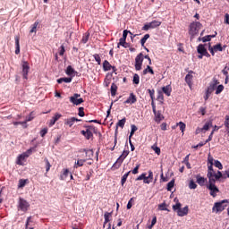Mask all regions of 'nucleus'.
<instances>
[{
	"label": "nucleus",
	"mask_w": 229,
	"mask_h": 229,
	"mask_svg": "<svg viewBox=\"0 0 229 229\" xmlns=\"http://www.w3.org/2000/svg\"><path fill=\"white\" fill-rule=\"evenodd\" d=\"M213 165H209L208 166V180H220L221 178H223V173H221V171H217V173H216V171H214Z\"/></svg>",
	"instance_id": "nucleus-1"
},
{
	"label": "nucleus",
	"mask_w": 229,
	"mask_h": 229,
	"mask_svg": "<svg viewBox=\"0 0 229 229\" xmlns=\"http://www.w3.org/2000/svg\"><path fill=\"white\" fill-rule=\"evenodd\" d=\"M203 28V25L199 21H193L190 25L189 35H191V40L199 33V29Z\"/></svg>",
	"instance_id": "nucleus-2"
},
{
	"label": "nucleus",
	"mask_w": 229,
	"mask_h": 229,
	"mask_svg": "<svg viewBox=\"0 0 229 229\" xmlns=\"http://www.w3.org/2000/svg\"><path fill=\"white\" fill-rule=\"evenodd\" d=\"M217 180L219 179H210L207 184V189L210 191L209 194L212 196V198H216L217 193H219V188L216 186V182H217Z\"/></svg>",
	"instance_id": "nucleus-3"
},
{
	"label": "nucleus",
	"mask_w": 229,
	"mask_h": 229,
	"mask_svg": "<svg viewBox=\"0 0 229 229\" xmlns=\"http://www.w3.org/2000/svg\"><path fill=\"white\" fill-rule=\"evenodd\" d=\"M224 203H228V199H224L222 201L216 202L212 208L213 212H216V214L223 212V210L226 208V205H223Z\"/></svg>",
	"instance_id": "nucleus-4"
},
{
	"label": "nucleus",
	"mask_w": 229,
	"mask_h": 229,
	"mask_svg": "<svg viewBox=\"0 0 229 229\" xmlns=\"http://www.w3.org/2000/svg\"><path fill=\"white\" fill-rule=\"evenodd\" d=\"M130 155V150H123L122 155L117 158L116 162L114 164L113 167H115V169H119L120 165H122L123 162H124V159L126 157Z\"/></svg>",
	"instance_id": "nucleus-5"
},
{
	"label": "nucleus",
	"mask_w": 229,
	"mask_h": 229,
	"mask_svg": "<svg viewBox=\"0 0 229 229\" xmlns=\"http://www.w3.org/2000/svg\"><path fill=\"white\" fill-rule=\"evenodd\" d=\"M18 208L21 210V212H28L30 208V203L26 201V199L20 198L18 202Z\"/></svg>",
	"instance_id": "nucleus-6"
},
{
	"label": "nucleus",
	"mask_w": 229,
	"mask_h": 229,
	"mask_svg": "<svg viewBox=\"0 0 229 229\" xmlns=\"http://www.w3.org/2000/svg\"><path fill=\"white\" fill-rule=\"evenodd\" d=\"M31 153H33V148H30L26 152L20 155L17 158L16 164L18 165H22V161L26 160V158H28V157H30V155H31Z\"/></svg>",
	"instance_id": "nucleus-7"
},
{
	"label": "nucleus",
	"mask_w": 229,
	"mask_h": 229,
	"mask_svg": "<svg viewBox=\"0 0 229 229\" xmlns=\"http://www.w3.org/2000/svg\"><path fill=\"white\" fill-rule=\"evenodd\" d=\"M144 62V55L140 53L135 58V69L136 71H140L142 69V63Z\"/></svg>",
	"instance_id": "nucleus-8"
},
{
	"label": "nucleus",
	"mask_w": 229,
	"mask_h": 229,
	"mask_svg": "<svg viewBox=\"0 0 229 229\" xmlns=\"http://www.w3.org/2000/svg\"><path fill=\"white\" fill-rule=\"evenodd\" d=\"M81 98V95L75 93L73 94V96L70 97V102L72 103V105H76V106H78V105H81V103H83V98Z\"/></svg>",
	"instance_id": "nucleus-9"
},
{
	"label": "nucleus",
	"mask_w": 229,
	"mask_h": 229,
	"mask_svg": "<svg viewBox=\"0 0 229 229\" xmlns=\"http://www.w3.org/2000/svg\"><path fill=\"white\" fill-rule=\"evenodd\" d=\"M30 72V64L24 61L22 63V75L24 80H28V73Z\"/></svg>",
	"instance_id": "nucleus-10"
},
{
	"label": "nucleus",
	"mask_w": 229,
	"mask_h": 229,
	"mask_svg": "<svg viewBox=\"0 0 229 229\" xmlns=\"http://www.w3.org/2000/svg\"><path fill=\"white\" fill-rule=\"evenodd\" d=\"M197 51L199 53V55H204L205 56H207V58H210V54H208V52L207 51V48H205V45H199Z\"/></svg>",
	"instance_id": "nucleus-11"
},
{
	"label": "nucleus",
	"mask_w": 229,
	"mask_h": 229,
	"mask_svg": "<svg viewBox=\"0 0 229 229\" xmlns=\"http://www.w3.org/2000/svg\"><path fill=\"white\" fill-rule=\"evenodd\" d=\"M123 103L124 105H134V103H137V96H135L133 93H131L129 98Z\"/></svg>",
	"instance_id": "nucleus-12"
},
{
	"label": "nucleus",
	"mask_w": 229,
	"mask_h": 229,
	"mask_svg": "<svg viewBox=\"0 0 229 229\" xmlns=\"http://www.w3.org/2000/svg\"><path fill=\"white\" fill-rule=\"evenodd\" d=\"M78 121L80 120L76 117L67 118L64 120V124L65 126H69V128H72L75 123H78Z\"/></svg>",
	"instance_id": "nucleus-13"
},
{
	"label": "nucleus",
	"mask_w": 229,
	"mask_h": 229,
	"mask_svg": "<svg viewBox=\"0 0 229 229\" xmlns=\"http://www.w3.org/2000/svg\"><path fill=\"white\" fill-rule=\"evenodd\" d=\"M187 214H189V206H186L182 208H181L177 211V216H179V217H183V216H187Z\"/></svg>",
	"instance_id": "nucleus-14"
},
{
	"label": "nucleus",
	"mask_w": 229,
	"mask_h": 229,
	"mask_svg": "<svg viewBox=\"0 0 229 229\" xmlns=\"http://www.w3.org/2000/svg\"><path fill=\"white\" fill-rule=\"evenodd\" d=\"M153 114L155 115L156 123H160L161 121H164V115L160 111L156 110L155 112H153Z\"/></svg>",
	"instance_id": "nucleus-15"
},
{
	"label": "nucleus",
	"mask_w": 229,
	"mask_h": 229,
	"mask_svg": "<svg viewBox=\"0 0 229 229\" xmlns=\"http://www.w3.org/2000/svg\"><path fill=\"white\" fill-rule=\"evenodd\" d=\"M62 117L61 114L56 113L55 116L50 120L49 126H55L56 121H58Z\"/></svg>",
	"instance_id": "nucleus-16"
},
{
	"label": "nucleus",
	"mask_w": 229,
	"mask_h": 229,
	"mask_svg": "<svg viewBox=\"0 0 229 229\" xmlns=\"http://www.w3.org/2000/svg\"><path fill=\"white\" fill-rule=\"evenodd\" d=\"M194 72L191 71L189 73L185 76V81L191 87L192 85V74Z\"/></svg>",
	"instance_id": "nucleus-17"
},
{
	"label": "nucleus",
	"mask_w": 229,
	"mask_h": 229,
	"mask_svg": "<svg viewBox=\"0 0 229 229\" xmlns=\"http://www.w3.org/2000/svg\"><path fill=\"white\" fill-rule=\"evenodd\" d=\"M20 37L19 36H15L14 37V40H15V55H19L21 53V45L19 44V40H20Z\"/></svg>",
	"instance_id": "nucleus-18"
},
{
	"label": "nucleus",
	"mask_w": 229,
	"mask_h": 229,
	"mask_svg": "<svg viewBox=\"0 0 229 229\" xmlns=\"http://www.w3.org/2000/svg\"><path fill=\"white\" fill-rule=\"evenodd\" d=\"M197 183L200 185V187L205 186V183H207V178L202 177L200 175H197Z\"/></svg>",
	"instance_id": "nucleus-19"
},
{
	"label": "nucleus",
	"mask_w": 229,
	"mask_h": 229,
	"mask_svg": "<svg viewBox=\"0 0 229 229\" xmlns=\"http://www.w3.org/2000/svg\"><path fill=\"white\" fill-rule=\"evenodd\" d=\"M81 133L82 135H84V137H85L88 140H90V139H92V137H93V135H94V134H92V131H91L90 130H89V129H87L86 131H81Z\"/></svg>",
	"instance_id": "nucleus-20"
},
{
	"label": "nucleus",
	"mask_w": 229,
	"mask_h": 229,
	"mask_svg": "<svg viewBox=\"0 0 229 229\" xmlns=\"http://www.w3.org/2000/svg\"><path fill=\"white\" fill-rule=\"evenodd\" d=\"M217 35V32H215V35H208L201 38H199V40H202L203 42H210L212 40V38H216V36Z\"/></svg>",
	"instance_id": "nucleus-21"
},
{
	"label": "nucleus",
	"mask_w": 229,
	"mask_h": 229,
	"mask_svg": "<svg viewBox=\"0 0 229 229\" xmlns=\"http://www.w3.org/2000/svg\"><path fill=\"white\" fill-rule=\"evenodd\" d=\"M217 85H219V81H217V80L214 79L213 82L209 85V87L208 88V90L214 92V90L216 89V88L217 87Z\"/></svg>",
	"instance_id": "nucleus-22"
},
{
	"label": "nucleus",
	"mask_w": 229,
	"mask_h": 229,
	"mask_svg": "<svg viewBox=\"0 0 229 229\" xmlns=\"http://www.w3.org/2000/svg\"><path fill=\"white\" fill-rule=\"evenodd\" d=\"M112 217V213H108V212H106L104 214V218H105V221H104V228L105 226H106V224L107 223H110V218Z\"/></svg>",
	"instance_id": "nucleus-23"
},
{
	"label": "nucleus",
	"mask_w": 229,
	"mask_h": 229,
	"mask_svg": "<svg viewBox=\"0 0 229 229\" xmlns=\"http://www.w3.org/2000/svg\"><path fill=\"white\" fill-rule=\"evenodd\" d=\"M86 153L87 160H92V157H94V150L93 149H84L83 150Z\"/></svg>",
	"instance_id": "nucleus-24"
},
{
	"label": "nucleus",
	"mask_w": 229,
	"mask_h": 229,
	"mask_svg": "<svg viewBox=\"0 0 229 229\" xmlns=\"http://www.w3.org/2000/svg\"><path fill=\"white\" fill-rule=\"evenodd\" d=\"M174 201H175L176 204L173 206V210H174V212H178V210L182 208V203H180L176 198L174 199Z\"/></svg>",
	"instance_id": "nucleus-25"
},
{
	"label": "nucleus",
	"mask_w": 229,
	"mask_h": 229,
	"mask_svg": "<svg viewBox=\"0 0 229 229\" xmlns=\"http://www.w3.org/2000/svg\"><path fill=\"white\" fill-rule=\"evenodd\" d=\"M71 81H72V78L71 77H64L57 80V83H71Z\"/></svg>",
	"instance_id": "nucleus-26"
},
{
	"label": "nucleus",
	"mask_w": 229,
	"mask_h": 229,
	"mask_svg": "<svg viewBox=\"0 0 229 229\" xmlns=\"http://www.w3.org/2000/svg\"><path fill=\"white\" fill-rule=\"evenodd\" d=\"M85 162H87V159H78L74 165L75 169H78V167H83Z\"/></svg>",
	"instance_id": "nucleus-27"
},
{
	"label": "nucleus",
	"mask_w": 229,
	"mask_h": 229,
	"mask_svg": "<svg viewBox=\"0 0 229 229\" xmlns=\"http://www.w3.org/2000/svg\"><path fill=\"white\" fill-rule=\"evenodd\" d=\"M103 69L104 71H112V64L106 60L103 63Z\"/></svg>",
	"instance_id": "nucleus-28"
},
{
	"label": "nucleus",
	"mask_w": 229,
	"mask_h": 229,
	"mask_svg": "<svg viewBox=\"0 0 229 229\" xmlns=\"http://www.w3.org/2000/svg\"><path fill=\"white\" fill-rule=\"evenodd\" d=\"M148 23H149L151 30H154V28H158V26H160V24H162L161 21H158L157 20L152 21L151 22H148Z\"/></svg>",
	"instance_id": "nucleus-29"
},
{
	"label": "nucleus",
	"mask_w": 229,
	"mask_h": 229,
	"mask_svg": "<svg viewBox=\"0 0 229 229\" xmlns=\"http://www.w3.org/2000/svg\"><path fill=\"white\" fill-rule=\"evenodd\" d=\"M171 86L167 85L162 88V91L165 96H171Z\"/></svg>",
	"instance_id": "nucleus-30"
},
{
	"label": "nucleus",
	"mask_w": 229,
	"mask_h": 229,
	"mask_svg": "<svg viewBox=\"0 0 229 229\" xmlns=\"http://www.w3.org/2000/svg\"><path fill=\"white\" fill-rule=\"evenodd\" d=\"M124 124H126V118H123L122 120H120L117 123H116V130L115 131H117V129L120 128H124Z\"/></svg>",
	"instance_id": "nucleus-31"
},
{
	"label": "nucleus",
	"mask_w": 229,
	"mask_h": 229,
	"mask_svg": "<svg viewBox=\"0 0 229 229\" xmlns=\"http://www.w3.org/2000/svg\"><path fill=\"white\" fill-rule=\"evenodd\" d=\"M210 128H212V120H209L208 122H207L202 127L203 131H208Z\"/></svg>",
	"instance_id": "nucleus-32"
},
{
	"label": "nucleus",
	"mask_w": 229,
	"mask_h": 229,
	"mask_svg": "<svg viewBox=\"0 0 229 229\" xmlns=\"http://www.w3.org/2000/svg\"><path fill=\"white\" fill-rule=\"evenodd\" d=\"M38 21H35L34 24L31 25L30 33H37V29L38 28Z\"/></svg>",
	"instance_id": "nucleus-33"
},
{
	"label": "nucleus",
	"mask_w": 229,
	"mask_h": 229,
	"mask_svg": "<svg viewBox=\"0 0 229 229\" xmlns=\"http://www.w3.org/2000/svg\"><path fill=\"white\" fill-rule=\"evenodd\" d=\"M130 173H131V171H129L125 174L123 175L122 180H121V184L123 186L124 185V183H126V180H128V176H130Z\"/></svg>",
	"instance_id": "nucleus-34"
},
{
	"label": "nucleus",
	"mask_w": 229,
	"mask_h": 229,
	"mask_svg": "<svg viewBox=\"0 0 229 229\" xmlns=\"http://www.w3.org/2000/svg\"><path fill=\"white\" fill-rule=\"evenodd\" d=\"M66 74L68 76H72L74 74V68H72V66L69 65L67 68H66Z\"/></svg>",
	"instance_id": "nucleus-35"
},
{
	"label": "nucleus",
	"mask_w": 229,
	"mask_h": 229,
	"mask_svg": "<svg viewBox=\"0 0 229 229\" xmlns=\"http://www.w3.org/2000/svg\"><path fill=\"white\" fill-rule=\"evenodd\" d=\"M149 72L150 74H155V72L153 71V68L151 66L148 65L145 70H143V74L146 75Z\"/></svg>",
	"instance_id": "nucleus-36"
},
{
	"label": "nucleus",
	"mask_w": 229,
	"mask_h": 229,
	"mask_svg": "<svg viewBox=\"0 0 229 229\" xmlns=\"http://www.w3.org/2000/svg\"><path fill=\"white\" fill-rule=\"evenodd\" d=\"M33 119H35V112H31L23 123H30V121H33Z\"/></svg>",
	"instance_id": "nucleus-37"
},
{
	"label": "nucleus",
	"mask_w": 229,
	"mask_h": 229,
	"mask_svg": "<svg viewBox=\"0 0 229 229\" xmlns=\"http://www.w3.org/2000/svg\"><path fill=\"white\" fill-rule=\"evenodd\" d=\"M176 126H179L182 133H183V131H185L186 125H185V123L183 122L177 123Z\"/></svg>",
	"instance_id": "nucleus-38"
},
{
	"label": "nucleus",
	"mask_w": 229,
	"mask_h": 229,
	"mask_svg": "<svg viewBox=\"0 0 229 229\" xmlns=\"http://www.w3.org/2000/svg\"><path fill=\"white\" fill-rule=\"evenodd\" d=\"M116 92H117V85L113 83L111 85V96H113V97L115 96Z\"/></svg>",
	"instance_id": "nucleus-39"
},
{
	"label": "nucleus",
	"mask_w": 229,
	"mask_h": 229,
	"mask_svg": "<svg viewBox=\"0 0 229 229\" xmlns=\"http://www.w3.org/2000/svg\"><path fill=\"white\" fill-rule=\"evenodd\" d=\"M89 37H90L89 33H85L81 39L82 44H87V42H89Z\"/></svg>",
	"instance_id": "nucleus-40"
},
{
	"label": "nucleus",
	"mask_w": 229,
	"mask_h": 229,
	"mask_svg": "<svg viewBox=\"0 0 229 229\" xmlns=\"http://www.w3.org/2000/svg\"><path fill=\"white\" fill-rule=\"evenodd\" d=\"M133 83L134 85H139V83L140 82V77L139 76V74H134L133 75Z\"/></svg>",
	"instance_id": "nucleus-41"
},
{
	"label": "nucleus",
	"mask_w": 229,
	"mask_h": 229,
	"mask_svg": "<svg viewBox=\"0 0 229 229\" xmlns=\"http://www.w3.org/2000/svg\"><path fill=\"white\" fill-rule=\"evenodd\" d=\"M45 164H46V171L47 173H49V170L51 169V163H49V159L47 157L44 159Z\"/></svg>",
	"instance_id": "nucleus-42"
},
{
	"label": "nucleus",
	"mask_w": 229,
	"mask_h": 229,
	"mask_svg": "<svg viewBox=\"0 0 229 229\" xmlns=\"http://www.w3.org/2000/svg\"><path fill=\"white\" fill-rule=\"evenodd\" d=\"M131 133H130V139H131V137H133V135L135 134V132L137 131L138 128L135 124H132L131 126Z\"/></svg>",
	"instance_id": "nucleus-43"
},
{
	"label": "nucleus",
	"mask_w": 229,
	"mask_h": 229,
	"mask_svg": "<svg viewBox=\"0 0 229 229\" xmlns=\"http://www.w3.org/2000/svg\"><path fill=\"white\" fill-rule=\"evenodd\" d=\"M148 38H149V34H145L144 37L140 39V44L142 47H144V44H146Z\"/></svg>",
	"instance_id": "nucleus-44"
},
{
	"label": "nucleus",
	"mask_w": 229,
	"mask_h": 229,
	"mask_svg": "<svg viewBox=\"0 0 229 229\" xmlns=\"http://www.w3.org/2000/svg\"><path fill=\"white\" fill-rule=\"evenodd\" d=\"M93 58H95V62L98 63V65H101V56H99V54L93 55Z\"/></svg>",
	"instance_id": "nucleus-45"
},
{
	"label": "nucleus",
	"mask_w": 229,
	"mask_h": 229,
	"mask_svg": "<svg viewBox=\"0 0 229 229\" xmlns=\"http://www.w3.org/2000/svg\"><path fill=\"white\" fill-rule=\"evenodd\" d=\"M173 187H174V179H173L167 183V191H173Z\"/></svg>",
	"instance_id": "nucleus-46"
},
{
	"label": "nucleus",
	"mask_w": 229,
	"mask_h": 229,
	"mask_svg": "<svg viewBox=\"0 0 229 229\" xmlns=\"http://www.w3.org/2000/svg\"><path fill=\"white\" fill-rule=\"evenodd\" d=\"M167 204L162 203L158 205V210H165L166 212H169V209L166 208Z\"/></svg>",
	"instance_id": "nucleus-47"
},
{
	"label": "nucleus",
	"mask_w": 229,
	"mask_h": 229,
	"mask_svg": "<svg viewBox=\"0 0 229 229\" xmlns=\"http://www.w3.org/2000/svg\"><path fill=\"white\" fill-rule=\"evenodd\" d=\"M69 176V169H65L61 175V180H65Z\"/></svg>",
	"instance_id": "nucleus-48"
},
{
	"label": "nucleus",
	"mask_w": 229,
	"mask_h": 229,
	"mask_svg": "<svg viewBox=\"0 0 229 229\" xmlns=\"http://www.w3.org/2000/svg\"><path fill=\"white\" fill-rule=\"evenodd\" d=\"M151 148L153 149V151H155L156 154L160 155V148H158V146H157V144H154Z\"/></svg>",
	"instance_id": "nucleus-49"
},
{
	"label": "nucleus",
	"mask_w": 229,
	"mask_h": 229,
	"mask_svg": "<svg viewBox=\"0 0 229 229\" xmlns=\"http://www.w3.org/2000/svg\"><path fill=\"white\" fill-rule=\"evenodd\" d=\"M222 90H225V86L223 85H218L216 90V94H221Z\"/></svg>",
	"instance_id": "nucleus-50"
},
{
	"label": "nucleus",
	"mask_w": 229,
	"mask_h": 229,
	"mask_svg": "<svg viewBox=\"0 0 229 229\" xmlns=\"http://www.w3.org/2000/svg\"><path fill=\"white\" fill-rule=\"evenodd\" d=\"M148 92L149 94L150 99L155 100V89H148Z\"/></svg>",
	"instance_id": "nucleus-51"
},
{
	"label": "nucleus",
	"mask_w": 229,
	"mask_h": 229,
	"mask_svg": "<svg viewBox=\"0 0 229 229\" xmlns=\"http://www.w3.org/2000/svg\"><path fill=\"white\" fill-rule=\"evenodd\" d=\"M214 48V51L217 52V51H223V47H221V44H217V45H215L213 47Z\"/></svg>",
	"instance_id": "nucleus-52"
},
{
	"label": "nucleus",
	"mask_w": 229,
	"mask_h": 229,
	"mask_svg": "<svg viewBox=\"0 0 229 229\" xmlns=\"http://www.w3.org/2000/svg\"><path fill=\"white\" fill-rule=\"evenodd\" d=\"M189 188L190 189H197L198 188V184H196V182H194V181H191L189 183Z\"/></svg>",
	"instance_id": "nucleus-53"
},
{
	"label": "nucleus",
	"mask_w": 229,
	"mask_h": 229,
	"mask_svg": "<svg viewBox=\"0 0 229 229\" xmlns=\"http://www.w3.org/2000/svg\"><path fill=\"white\" fill-rule=\"evenodd\" d=\"M140 167V164H138L135 168L131 171L132 174H139V169Z\"/></svg>",
	"instance_id": "nucleus-54"
},
{
	"label": "nucleus",
	"mask_w": 229,
	"mask_h": 229,
	"mask_svg": "<svg viewBox=\"0 0 229 229\" xmlns=\"http://www.w3.org/2000/svg\"><path fill=\"white\" fill-rule=\"evenodd\" d=\"M119 46H128V43H126V39H123V38H121L118 43V47Z\"/></svg>",
	"instance_id": "nucleus-55"
},
{
	"label": "nucleus",
	"mask_w": 229,
	"mask_h": 229,
	"mask_svg": "<svg viewBox=\"0 0 229 229\" xmlns=\"http://www.w3.org/2000/svg\"><path fill=\"white\" fill-rule=\"evenodd\" d=\"M215 166H216L217 169H223V164H221L219 160H215Z\"/></svg>",
	"instance_id": "nucleus-56"
},
{
	"label": "nucleus",
	"mask_w": 229,
	"mask_h": 229,
	"mask_svg": "<svg viewBox=\"0 0 229 229\" xmlns=\"http://www.w3.org/2000/svg\"><path fill=\"white\" fill-rule=\"evenodd\" d=\"M83 110H84L83 107H79V114H78V115L80 117H84L85 116V112Z\"/></svg>",
	"instance_id": "nucleus-57"
},
{
	"label": "nucleus",
	"mask_w": 229,
	"mask_h": 229,
	"mask_svg": "<svg viewBox=\"0 0 229 229\" xmlns=\"http://www.w3.org/2000/svg\"><path fill=\"white\" fill-rule=\"evenodd\" d=\"M39 133L41 137H46L47 135V128L42 129Z\"/></svg>",
	"instance_id": "nucleus-58"
},
{
	"label": "nucleus",
	"mask_w": 229,
	"mask_h": 229,
	"mask_svg": "<svg viewBox=\"0 0 229 229\" xmlns=\"http://www.w3.org/2000/svg\"><path fill=\"white\" fill-rule=\"evenodd\" d=\"M25 185H26V180L21 179V180L19 181V185H18V187L22 188V187H24Z\"/></svg>",
	"instance_id": "nucleus-59"
},
{
	"label": "nucleus",
	"mask_w": 229,
	"mask_h": 229,
	"mask_svg": "<svg viewBox=\"0 0 229 229\" xmlns=\"http://www.w3.org/2000/svg\"><path fill=\"white\" fill-rule=\"evenodd\" d=\"M64 53H65V47H64V45H62L60 47V51H59L60 56H64Z\"/></svg>",
	"instance_id": "nucleus-60"
},
{
	"label": "nucleus",
	"mask_w": 229,
	"mask_h": 229,
	"mask_svg": "<svg viewBox=\"0 0 229 229\" xmlns=\"http://www.w3.org/2000/svg\"><path fill=\"white\" fill-rule=\"evenodd\" d=\"M151 182H153L150 178H148V176L145 175L144 179H143V183H151Z\"/></svg>",
	"instance_id": "nucleus-61"
},
{
	"label": "nucleus",
	"mask_w": 229,
	"mask_h": 229,
	"mask_svg": "<svg viewBox=\"0 0 229 229\" xmlns=\"http://www.w3.org/2000/svg\"><path fill=\"white\" fill-rule=\"evenodd\" d=\"M157 99H158V101H163L164 100V94H162V91L158 92Z\"/></svg>",
	"instance_id": "nucleus-62"
},
{
	"label": "nucleus",
	"mask_w": 229,
	"mask_h": 229,
	"mask_svg": "<svg viewBox=\"0 0 229 229\" xmlns=\"http://www.w3.org/2000/svg\"><path fill=\"white\" fill-rule=\"evenodd\" d=\"M225 126L229 128V115H225Z\"/></svg>",
	"instance_id": "nucleus-63"
},
{
	"label": "nucleus",
	"mask_w": 229,
	"mask_h": 229,
	"mask_svg": "<svg viewBox=\"0 0 229 229\" xmlns=\"http://www.w3.org/2000/svg\"><path fill=\"white\" fill-rule=\"evenodd\" d=\"M225 24H229V14L225 13Z\"/></svg>",
	"instance_id": "nucleus-64"
}]
</instances>
